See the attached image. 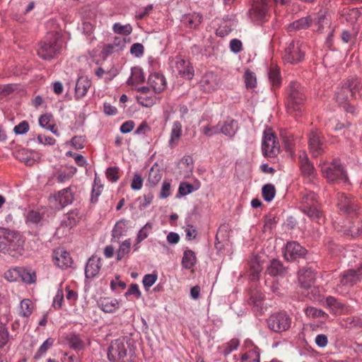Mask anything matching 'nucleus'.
Segmentation results:
<instances>
[{"mask_svg":"<svg viewBox=\"0 0 362 362\" xmlns=\"http://www.w3.org/2000/svg\"><path fill=\"white\" fill-rule=\"evenodd\" d=\"M269 79L274 88H277L281 84L279 71L276 68H271L269 73Z\"/></svg>","mask_w":362,"mask_h":362,"instance_id":"50","label":"nucleus"},{"mask_svg":"<svg viewBox=\"0 0 362 362\" xmlns=\"http://www.w3.org/2000/svg\"><path fill=\"white\" fill-rule=\"evenodd\" d=\"M337 206L339 209L347 215H354L358 208L356 200L344 193L338 192L337 195Z\"/></svg>","mask_w":362,"mask_h":362,"instance_id":"14","label":"nucleus"},{"mask_svg":"<svg viewBox=\"0 0 362 362\" xmlns=\"http://www.w3.org/2000/svg\"><path fill=\"white\" fill-rule=\"evenodd\" d=\"M53 260L54 264L62 269L70 267L72 264V259L69 253L61 249L54 251Z\"/></svg>","mask_w":362,"mask_h":362,"instance_id":"21","label":"nucleus"},{"mask_svg":"<svg viewBox=\"0 0 362 362\" xmlns=\"http://www.w3.org/2000/svg\"><path fill=\"white\" fill-rule=\"evenodd\" d=\"M182 124L178 121H175L173 123V128L170 133V139L169 141V144L170 146H173V144L177 141L182 135Z\"/></svg>","mask_w":362,"mask_h":362,"instance_id":"40","label":"nucleus"},{"mask_svg":"<svg viewBox=\"0 0 362 362\" xmlns=\"http://www.w3.org/2000/svg\"><path fill=\"white\" fill-rule=\"evenodd\" d=\"M221 123L219 122L217 125L210 126L206 125L201 128V132L206 136L211 137L214 135L221 133Z\"/></svg>","mask_w":362,"mask_h":362,"instance_id":"47","label":"nucleus"},{"mask_svg":"<svg viewBox=\"0 0 362 362\" xmlns=\"http://www.w3.org/2000/svg\"><path fill=\"white\" fill-rule=\"evenodd\" d=\"M136 99L139 104L146 107H150L153 106L156 101L155 96H147L146 95H136Z\"/></svg>","mask_w":362,"mask_h":362,"instance_id":"51","label":"nucleus"},{"mask_svg":"<svg viewBox=\"0 0 362 362\" xmlns=\"http://www.w3.org/2000/svg\"><path fill=\"white\" fill-rule=\"evenodd\" d=\"M101 268L100 258L97 257H90L86 266L85 274L86 278H93L100 272Z\"/></svg>","mask_w":362,"mask_h":362,"instance_id":"24","label":"nucleus"},{"mask_svg":"<svg viewBox=\"0 0 362 362\" xmlns=\"http://www.w3.org/2000/svg\"><path fill=\"white\" fill-rule=\"evenodd\" d=\"M20 276L22 281L26 284H32L35 281L36 276L34 272L28 270H20Z\"/></svg>","mask_w":362,"mask_h":362,"instance_id":"55","label":"nucleus"},{"mask_svg":"<svg viewBox=\"0 0 362 362\" xmlns=\"http://www.w3.org/2000/svg\"><path fill=\"white\" fill-rule=\"evenodd\" d=\"M80 219L81 215L79 211L77 209L72 210L66 214L64 218L62 221V226L71 228L76 225Z\"/></svg>","mask_w":362,"mask_h":362,"instance_id":"31","label":"nucleus"},{"mask_svg":"<svg viewBox=\"0 0 362 362\" xmlns=\"http://www.w3.org/2000/svg\"><path fill=\"white\" fill-rule=\"evenodd\" d=\"M132 245L131 239H127L122 242L117 252V260L119 261L124 258L130 252Z\"/></svg>","mask_w":362,"mask_h":362,"instance_id":"41","label":"nucleus"},{"mask_svg":"<svg viewBox=\"0 0 362 362\" xmlns=\"http://www.w3.org/2000/svg\"><path fill=\"white\" fill-rule=\"evenodd\" d=\"M52 119V115L51 114H45L39 118V124L42 128L52 131L54 125L50 124Z\"/></svg>","mask_w":362,"mask_h":362,"instance_id":"54","label":"nucleus"},{"mask_svg":"<svg viewBox=\"0 0 362 362\" xmlns=\"http://www.w3.org/2000/svg\"><path fill=\"white\" fill-rule=\"evenodd\" d=\"M323 305L329 308V310L335 314L343 313L345 308L344 304L333 296L327 297Z\"/></svg>","mask_w":362,"mask_h":362,"instance_id":"29","label":"nucleus"},{"mask_svg":"<svg viewBox=\"0 0 362 362\" xmlns=\"http://www.w3.org/2000/svg\"><path fill=\"white\" fill-rule=\"evenodd\" d=\"M362 281V265L356 269L345 271L336 285V292L339 294H346L355 284Z\"/></svg>","mask_w":362,"mask_h":362,"instance_id":"8","label":"nucleus"},{"mask_svg":"<svg viewBox=\"0 0 362 362\" xmlns=\"http://www.w3.org/2000/svg\"><path fill=\"white\" fill-rule=\"evenodd\" d=\"M144 46L141 43H134L130 48V53L136 57H141L144 54Z\"/></svg>","mask_w":362,"mask_h":362,"instance_id":"64","label":"nucleus"},{"mask_svg":"<svg viewBox=\"0 0 362 362\" xmlns=\"http://www.w3.org/2000/svg\"><path fill=\"white\" fill-rule=\"evenodd\" d=\"M174 68L180 77L191 80L194 76V69L187 61L180 58L177 59Z\"/></svg>","mask_w":362,"mask_h":362,"instance_id":"19","label":"nucleus"},{"mask_svg":"<svg viewBox=\"0 0 362 362\" xmlns=\"http://www.w3.org/2000/svg\"><path fill=\"white\" fill-rule=\"evenodd\" d=\"M240 362H260L259 349L254 346L252 349L241 354Z\"/></svg>","mask_w":362,"mask_h":362,"instance_id":"34","label":"nucleus"},{"mask_svg":"<svg viewBox=\"0 0 362 362\" xmlns=\"http://www.w3.org/2000/svg\"><path fill=\"white\" fill-rule=\"evenodd\" d=\"M315 280V274L311 269H300L298 272V281L305 288H310Z\"/></svg>","mask_w":362,"mask_h":362,"instance_id":"26","label":"nucleus"},{"mask_svg":"<svg viewBox=\"0 0 362 362\" xmlns=\"http://www.w3.org/2000/svg\"><path fill=\"white\" fill-rule=\"evenodd\" d=\"M264 299V295L259 291H255L251 293L250 303L258 310H262L263 308V300Z\"/></svg>","mask_w":362,"mask_h":362,"instance_id":"44","label":"nucleus"},{"mask_svg":"<svg viewBox=\"0 0 362 362\" xmlns=\"http://www.w3.org/2000/svg\"><path fill=\"white\" fill-rule=\"evenodd\" d=\"M163 177L162 170L160 169L158 164L153 165L149 173L147 180V185L150 187H155L160 181Z\"/></svg>","mask_w":362,"mask_h":362,"instance_id":"28","label":"nucleus"},{"mask_svg":"<svg viewBox=\"0 0 362 362\" xmlns=\"http://www.w3.org/2000/svg\"><path fill=\"white\" fill-rule=\"evenodd\" d=\"M170 189H171V186H170V182H168L167 180H164L162 184L159 197L160 199H165L168 197H169L170 195Z\"/></svg>","mask_w":362,"mask_h":362,"instance_id":"63","label":"nucleus"},{"mask_svg":"<svg viewBox=\"0 0 362 362\" xmlns=\"http://www.w3.org/2000/svg\"><path fill=\"white\" fill-rule=\"evenodd\" d=\"M26 222L34 226H41L45 222L44 211H29L26 216Z\"/></svg>","mask_w":362,"mask_h":362,"instance_id":"32","label":"nucleus"},{"mask_svg":"<svg viewBox=\"0 0 362 362\" xmlns=\"http://www.w3.org/2000/svg\"><path fill=\"white\" fill-rule=\"evenodd\" d=\"M114 33L128 35L132 32V28L130 24L122 25L119 23H115L112 26Z\"/></svg>","mask_w":362,"mask_h":362,"instance_id":"52","label":"nucleus"},{"mask_svg":"<svg viewBox=\"0 0 362 362\" xmlns=\"http://www.w3.org/2000/svg\"><path fill=\"white\" fill-rule=\"evenodd\" d=\"M125 225L126 221L124 219L120 220L116 223L112 230V235L114 238H119L122 236Z\"/></svg>","mask_w":362,"mask_h":362,"instance_id":"56","label":"nucleus"},{"mask_svg":"<svg viewBox=\"0 0 362 362\" xmlns=\"http://www.w3.org/2000/svg\"><path fill=\"white\" fill-rule=\"evenodd\" d=\"M269 16V0H254L249 17L257 24L267 21Z\"/></svg>","mask_w":362,"mask_h":362,"instance_id":"10","label":"nucleus"},{"mask_svg":"<svg viewBox=\"0 0 362 362\" xmlns=\"http://www.w3.org/2000/svg\"><path fill=\"white\" fill-rule=\"evenodd\" d=\"M362 86L360 80L356 77H351L342 85L339 91L336 93V100L340 105L344 104V109L346 112L350 113L354 112V107L346 102L348 100L349 95L356 98L357 93L359 92Z\"/></svg>","mask_w":362,"mask_h":362,"instance_id":"2","label":"nucleus"},{"mask_svg":"<svg viewBox=\"0 0 362 362\" xmlns=\"http://www.w3.org/2000/svg\"><path fill=\"white\" fill-rule=\"evenodd\" d=\"M199 187L200 182L199 181H196L194 184L182 182L180 184L178 192L181 196H186L199 189Z\"/></svg>","mask_w":362,"mask_h":362,"instance_id":"37","label":"nucleus"},{"mask_svg":"<svg viewBox=\"0 0 362 362\" xmlns=\"http://www.w3.org/2000/svg\"><path fill=\"white\" fill-rule=\"evenodd\" d=\"M238 129V122L232 118H228L221 124V134L228 137H233Z\"/></svg>","mask_w":362,"mask_h":362,"instance_id":"25","label":"nucleus"},{"mask_svg":"<svg viewBox=\"0 0 362 362\" xmlns=\"http://www.w3.org/2000/svg\"><path fill=\"white\" fill-rule=\"evenodd\" d=\"M153 199V195L151 192H148L147 194H145L143 197V199L139 198V200L140 201L139 208L140 210H144L146 209L149 204L151 203L152 200Z\"/></svg>","mask_w":362,"mask_h":362,"instance_id":"59","label":"nucleus"},{"mask_svg":"<svg viewBox=\"0 0 362 362\" xmlns=\"http://www.w3.org/2000/svg\"><path fill=\"white\" fill-rule=\"evenodd\" d=\"M309 148L315 157L320 156L324 151V144L322 141L320 133L317 130L312 131L308 136Z\"/></svg>","mask_w":362,"mask_h":362,"instance_id":"17","label":"nucleus"},{"mask_svg":"<svg viewBox=\"0 0 362 362\" xmlns=\"http://www.w3.org/2000/svg\"><path fill=\"white\" fill-rule=\"evenodd\" d=\"M106 177L109 181L115 182L119 179V168L117 167H110L106 170Z\"/></svg>","mask_w":362,"mask_h":362,"instance_id":"57","label":"nucleus"},{"mask_svg":"<svg viewBox=\"0 0 362 362\" xmlns=\"http://www.w3.org/2000/svg\"><path fill=\"white\" fill-rule=\"evenodd\" d=\"M286 267L278 259H273L271 261L267 267V272L272 276H283L286 273Z\"/></svg>","mask_w":362,"mask_h":362,"instance_id":"30","label":"nucleus"},{"mask_svg":"<svg viewBox=\"0 0 362 362\" xmlns=\"http://www.w3.org/2000/svg\"><path fill=\"white\" fill-rule=\"evenodd\" d=\"M24 240L16 231L6 228L0 230V252L12 257L21 255L23 249Z\"/></svg>","mask_w":362,"mask_h":362,"instance_id":"1","label":"nucleus"},{"mask_svg":"<svg viewBox=\"0 0 362 362\" xmlns=\"http://www.w3.org/2000/svg\"><path fill=\"white\" fill-rule=\"evenodd\" d=\"M91 86L90 80L84 76L78 77L75 86L76 98L84 97Z\"/></svg>","mask_w":362,"mask_h":362,"instance_id":"23","label":"nucleus"},{"mask_svg":"<svg viewBox=\"0 0 362 362\" xmlns=\"http://www.w3.org/2000/svg\"><path fill=\"white\" fill-rule=\"evenodd\" d=\"M262 194L264 201L271 202L276 194V189L273 185L267 184L262 187Z\"/></svg>","mask_w":362,"mask_h":362,"instance_id":"45","label":"nucleus"},{"mask_svg":"<svg viewBox=\"0 0 362 362\" xmlns=\"http://www.w3.org/2000/svg\"><path fill=\"white\" fill-rule=\"evenodd\" d=\"M131 352L129 344L124 338L117 339L111 342L107 350V357L112 362H127Z\"/></svg>","mask_w":362,"mask_h":362,"instance_id":"6","label":"nucleus"},{"mask_svg":"<svg viewBox=\"0 0 362 362\" xmlns=\"http://www.w3.org/2000/svg\"><path fill=\"white\" fill-rule=\"evenodd\" d=\"M291 318L286 312H279L272 315L267 320L268 327L275 332H281L289 329Z\"/></svg>","mask_w":362,"mask_h":362,"instance_id":"13","label":"nucleus"},{"mask_svg":"<svg viewBox=\"0 0 362 362\" xmlns=\"http://www.w3.org/2000/svg\"><path fill=\"white\" fill-rule=\"evenodd\" d=\"M200 86L205 92H212L218 87V78L213 72L204 74L201 81Z\"/></svg>","mask_w":362,"mask_h":362,"instance_id":"22","label":"nucleus"},{"mask_svg":"<svg viewBox=\"0 0 362 362\" xmlns=\"http://www.w3.org/2000/svg\"><path fill=\"white\" fill-rule=\"evenodd\" d=\"M305 313L309 318L327 317L328 315L321 309L309 306L305 309Z\"/></svg>","mask_w":362,"mask_h":362,"instance_id":"46","label":"nucleus"},{"mask_svg":"<svg viewBox=\"0 0 362 362\" xmlns=\"http://www.w3.org/2000/svg\"><path fill=\"white\" fill-rule=\"evenodd\" d=\"M305 100L304 90L300 84L297 82H291L288 88V110L296 112L300 111V106Z\"/></svg>","mask_w":362,"mask_h":362,"instance_id":"11","label":"nucleus"},{"mask_svg":"<svg viewBox=\"0 0 362 362\" xmlns=\"http://www.w3.org/2000/svg\"><path fill=\"white\" fill-rule=\"evenodd\" d=\"M62 47V40L57 33H50L41 42L37 52L42 59L50 60L58 54Z\"/></svg>","mask_w":362,"mask_h":362,"instance_id":"3","label":"nucleus"},{"mask_svg":"<svg viewBox=\"0 0 362 362\" xmlns=\"http://www.w3.org/2000/svg\"><path fill=\"white\" fill-rule=\"evenodd\" d=\"M182 21L190 28H197L202 22V16L199 13H193L183 17Z\"/></svg>","mask_w":362,"mask_h":362,"instance_id":"38","label":"nucleus"},{"mask_svg":"<svg viewBox=\"0 0 362 362\" xmlns=\"http://www.w3.org/2000/svg\"><path fill=\"white\" fill-rule=\"evenodd\" d=\"M299 209L310 218L318 223L322 220L317 197L313 192H305L302 195Z\"/></svg>","mask_w":362,"mask_h":362,"instance_id":"4","label":"nucleus"},{"mask_svg":"<svg viewBox=\"0 0 362 362\" xmlns=\"http://www.w3.org/2000/svg\"><path fill=\"white\" fill-rule=\"evenodd\" d=\"M148 83L155 93L163 92L167 84L165 76L159 73L151 74L148 78Z\"/></svg>","mask_w":362,"mask_h":362,"instance_id":"20","label":"nucleus"},{"mask_svg":"<svg viewBox=\"0 0 362 362\" xmlns=\"http://www.w3.org/2000/svg\"><path fill=\"white\" fill-rule=\"evenodd\" d=\"M64 292L62 289H58L55 296L54 297L52 306L54 309H59L62 305L64 300Z\"/></svg>","mask_w":362,"mask_h":362,"instance_id":"61","label":"nucleus"},{"mask_svg":"<svg viewBox=\"0 0 362 362\" xmlns=\"http://www.w3.org/2000/svg\"><path fill=\"white\" fill-rule=\"evenodd\" d=\"M144 80L142 69L139 67H134L132 69V74L127 80V83L129 86H135L143 83Z\"/></svg>","mask_w":362,"mask_h":362,"instance_id":"35","label":"nucleus"},{"mask_svg":"<svg viewBox=\"0 0 362 362\" xmlns=\"http://www.w3.org/2000/svg\"><path fill=\"white\" fill-rule=\"evenodd\" d=\"M99 308L105 313H111L119 308V302L112 298H100L98 302Z\"/></svg>","mask_w":362,"mask_h":362,"instance_id":"27","label":"nucleus"},{"mask_svg":"<svg viewBox=\"0 0 362 362\" xmlns=\"http://www.w3.org/2000/svg\"><path fill=\"white\" fill-rule=\"evenodd\" d=\"M15 157L27 165H32L34 162L31 158V153L24 148L17 150L15 152Z\"/></svg>","mask_w":362,"mask_h":362,"instance_id":"39","label":"nucleus"},{"mask_svg":"<svg viewBox=\"0 0 362 362\" xmlns=\"http://www.w3.org/2000/svg\"><path fill=\"white\" fill-rule=\"evenodd\" d=\"M68 341L69 344V346L76 350H81L84 348V342L81 339L80 336L76 334H71L68 337Z\"/></svg>","mask_w":362,"mask_h":362,"instance_id":"42","label":"nucleus"},{"mask_svg":"<svg viewBox=\"0 0 362 362\" xmlns=\"http://www.w3.org/2000/svg\"><path fill=\"white\" fill-rule=\"evenodd\" d=\"M33 303L30 299L25 298L21 301L18 307V315L21 317L28 318L33 313Z\"/></svg>","mask_w":362,"mask_h":362,"instance_id":"33","label":"nucleus"},{"mask_svg":"<svg viewBox=\"0 0 362 362\" xmlns=\"http://www.w3.org/2000/svg\"><path fill=\"white\" fill-rule=\"evenodd\" d=\"M315 22L317 25V31H322L324 25L327 23V19L325 13H315L308 16L300 19H298L288 25V31H298L301 30L308 29L310 25Z\"/></svg>","mask_w":362,"mask_h":362,"instance_id":"5","label":"nucleus"},{"mask_svg":"<svg viewBox=\"0 0 362 362\" xmlns=\"http://www.w3.org/2000/svg\"><path fill=\"white\" fill-rule=\"evenodd\" d=\"M197 262L195 253L191 250H187L184 252L182 264L187 269H192Z\"/></svg>","mask_w":362,"mask_h":362,"instance_id":"36","label":"nucleus"},{"mask_svg":"<svg viewBox=\"0 0 362 362\" xmlns=\"http://www.w3.org/2000/svg\"><path fill=\"white\" fill-rule=\"evenodd\" d=\"M76 168L75 167H71L68 172L64 171L59 173L57 181L59 182H64L69 180L76 173Z\"/></svg>","mask_w":362,"mask_h":362,"instance_id":"58","label":"nucleus"},{"mask_svg":"<svg viewBox=\"0 0 362 362\" xmlns=\"http://www.w3.org/2000/svg\"><path fill=\"white\" fill-rule=\"evenodd\" d=\"M279 144L274 133L271 129L264 130L262 140L263 155L266 157L274 158L279 153Z\"/></svg>","mask_w":362,"mask_h":362,"instance_id":"12","label":"nucleus"},{"mask_svg":"<svg viewBox=\"0 0 362 362\" xmlns=\"http://www.w3.org/2000/svg\"><path fill=\"white\" fill-rule=\"evenodd\" d=\"M54 342V339L50 337L47 338L39 347L37 353L35 354V358L37 359L41 358L47 351L52 346Z\"/></svg>","mask_w":362,"mask_h":362,"instance_id":"49","label":"nucleus"},{"mask_svg":"<svg viewBox=\"0 0 362 362\" xmlns=\"http://www.w3.org/2000/svg\"><path fill=\"white\" fill-rule=\"evenodd\" d=\"M74 194L71 187L62 189L57 194L50 197L49 202L55 209L59 210L72 203Z\"/></svg>","mask_w":362,"mask_h":362,"instance_id":"15","label":"nucleus"},{"mask_svg":"<svg viewBox=\"0 0 362 362\" xmlns=\"http://www.w3.org/2000/svg\"><path fill=\"white\" fill-rule=\"evenodd\" d=\"M158 276L156 274H146L143 278V285L146 289L152 286L156 281Z\"/></svg>","mask_w":362,"mask_h":362,"instance_id":"60","label":"nucleus"},{"mask_svg":"<svg viewBox=\"0 0 362 362\" xmlns=\"http://www.w3.org/2000/svg\"><path fill=\"white\" fill-rule=\"evenodd\" d=\"M153 223L151 222H147L138 232L136 237V241H137L138 243H141L151 233Z\"/></svg>","mask_w":362,"mask_h":362,"instance_id":"43","label":"nucleus"},{"mask_svg":"<svg viewBox=\"0 0 362 362\" xmlns=\"http://www.w3.org/2000/svg\"><path fill=\"white\" fill-rule=\"evenodd\" d=\"M29 130V124L27 121L24 120L20 122L18 125L15 126L13 131L16 134H25Z\"/></svg>","mask_w":362,"mask_h":362,"instance_id":"62","label":"nucleus"},{"mask_svg":"<svg viewBox=\"0 0 362 362\" xmlns=\"http://www.w3.org/2000/svg\"><path fill=\"white\" fill-rule=\"evenodd\" d=\"M321 171L329 182H348L346 173L337 159H334L330 164L323 163L321 165Z\"/></svg>","mask_w":362,"mask_h":362,"instance_id":"7","label":"nucleus"},{"mask_svg":"<svg viewBox=\"0 0 362 362\" xmlns=\"http://www.w3.org/2000/svg\"><path fill=\"white\" fill-rule=\"evenodd\" d=\"M245 86L247 88H252L256 86L257 78L254 72L246 70L244 74Z\"/></svg>","mask_w":362,"mask_h":362,"instance_id":"53","label":"nucleus"},{"mask_svg":"<svg viewBox=\"0 0 362 362\" xmlns=\"http://www.w3.org/2000/svg\"><path fill=\"white\" fill-rule=\"evenodd\" d=\"M11 335L7 327L0 322V349H3L10 341Z\"/></svg>","mask_w":362,"mask_h":362,"instance_id":"48","label":"nucleus"},{"mask_svg":"<svg viewBox=\"0 0 362 362\" xmlns=\"http://www.w3.org/2000/svg\"><path fill=\"white\" fill-rule=\"evenodd\" d=\"M305 46L299 40H291L285 47L283 59L288 64H297L304 58Z\"/></svg>","mask_w":362,"mask_h":362,"instance_id":"9","label":"nucleus"},{"mask_svg":"<svg viewBox=\"0 0 362 362\" xmlns=\"http://www.w3.org/2000/svg\"><path fill=\"white\" fill-rule=\"evenodd\" d=\"M306 250L297 242H289L286 244L284 252V257L287 260H293L303 256Z\"/></svg>","mask_w":362,"mask_h":362,"instance_id":"18","label":"nucleus"},{"mask_svg":"<svg viewBox=\"0 0 362 362\" xmlns=\"http://www.w3.org/2000/svg\"><path fill=\"white\" fill-rule=\"evenodd\" d=\"M298 158L302 175L310 182H314L317 177V174L313 165L308 159L307 153L305 151L300 152Z\"/></svg>","mask_w":362,"mask_h":362,"instance_id":"16","label":"nucleus"}]
</instances>
